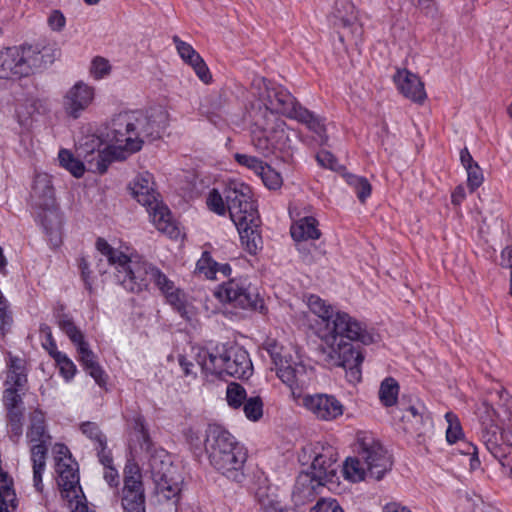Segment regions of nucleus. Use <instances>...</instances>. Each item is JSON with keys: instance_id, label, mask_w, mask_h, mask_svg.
I'll return each mask as SVG.
<instances>
[{"instance_id": "nucleus-60", "label": "nucleus", "mask_w": 512, "mask_h": 512, "mask_svg": "<svg viewBox=\"0 0 512 512\" xmlns=\"http://www.w3.org/2000/svg\"><path fill=\"white\" fill-rule=\"evenodd\" d=\"M134 429L140 435V437L142 438V440L146 444L147 449H149V447H150V438H149V434H148L147 428L145 426V423H144V420H143L142 417L139 416V417L135 418Z\"/></svg>"}, {"instance_id": "nucleus-22", "label": "nucleus", "mask_w": 512, "mask_h": 512, "mask_svg": "<svg viewBox=\"0 0 512 512\" xmlns=\"http://www.w3.org/2000/svg\"><path fill=\"white\" fill-rule=\"evenodd\" d=\"M132 197L145 208L159 200L153 175L149 172L138 174L129 184Z\"/></svg>"}, {"instance_id": "nucleus-24", "label": "nucleus", "mask_w": 512, "mask_h": 512, "mask_svg": "<svg viewBox=\"0 0 512 512\" xmlns=\"http://www.w3.org/2000/svg\"><path fill=\"white\" fill-rule=\"evenodd\" d=\"M338 467L339 465H337L332 451L326 449L321 453H315L312 464L307 472L325 485H332L336 482L335 478H337Z\"/></svg>"}, {"instance_id": "nucleus-6", "label": "nucleus", "mask_w": 512, "mask_h": 512, "mask_svg": "<svg viewBox=\"0 0 512 512\" xmlns=\"http://www.w3.org/2000/svg\"><path fill=\"white\" fill-rule=\"evenodd\" d=\"M194 358L206 376L243 379L250 377L253 372L247 351L235 345L217 346L213 351L199 348L194 353Z\"/></svg>"}, {"instance_id": "nucleus-39", "label": "nucleus", "mask_w": 512, "mask_h": 512, "mask_svg": "<svg viewBox=\"0 0 512 512\" xmlns=\"http://www.w3.org/2000/svg\"><path fill=\"white\" fill-rule=\"evenodd\" d=\"M226 399L230 407L240 408L247 400L246 390L238 383H230L227 386Z\"/></svg>"}, {"instance_id": "nucleus-4", "label": "nucleus", "mask_w": 512, "mask_h": 512, "mask_svg": "<svg viewBox=\"0 0 512 512\" xmlns=\"http://www.w3.org/2000/svg\"><path fill=\"white\" fill-rule=\"evenodd\" d=\"M230 218L235 224L242 245L255 254L262 245L260 217L251 188L239 180H228L224 189Z\"/></svg>"}, {"instance_id": "nucleus-46", "label": "nucleus", "mask_w": 512, "mask_h": 512, "mask_svg": "<svg viewBox=\"0 0 512 512\" xmlns=\"http://www.w3.org/2000/svg\"><path fill=\"white\" fill-rule=\"evenodd\" d=\"M448 427L446 429V439L449 443H455L462 436V428L457 416L452 412L445 415Z\"/></svg>"}, {"instance_id": "nucleus-32", "label": "nucleus", "mask_w": 512, "mask_h": 512, "mask_svg": "<svg viewBox=\"0 0 512 512\" xmlns=\"http://www.w3.org/2000/svg\"><path fill=\"white\" fill-rule=\"evenodd\" d=\"M301 123L307 125V127L318 135L321 143L327 142L326 128L322 119L316 117L307 109L301 108L298 110L296 116L293 118Z\"/></svg>"}, {"instance_id": "nucleus-38", "label": "nucleus", "mask_w": 512, "mask_h": 512, "mask_svg": "<svg viewBox=\"0 0 512 512\" xmlns=\"http://www.w3.org/2000/svg\"><path fill=\"white\" fill-rule=\"evenodd\" d=\"M343 474L351 482H359L367 475L361 462L356 458H348L343 465Z\"/></svg>"}, {"instance_id": "nucleus-50", "label": "nucleus", "mask_w": 512, "mask_h": 512, "mask_svg": "<svg viewBox=\"0 0 512 512\" xmlns=\"http://www.w3.org/2000/svg\"><path fill=\"white\" fill-rule=\"evenodd\" d=\"M236 162L252 171L256 174L262 169L264 163L257 157L247 154L236 153L234 155Z\"/></svg>"}, {"instance_id": "nucleus-14", "label": "nucleus", "mask_w": 512, "mask_h": 512, "mask_svg": "<svg viewBox=\"0 0 512 512\" xmlns=\"http://www.w3.org/2000/svg\"><path fill=\"white\" fill-rule=\"evenodd\" d=\"M214 296L221 303L241 310L255 309L259 302L258 294L253 293L246 280L241 278L222 283L215 289Z\"/></svg>"}, {"instance_id": "nucleus-63", "label": "nucleus", "mask_w": 512, "mask_h": 512, "mask_svg": "<svg viewBox=\"0 0 512 512\" xmlns=\"http://www.w3.org/2000/svg\"><path fill=\"white\" fill-rule=\"evenodd\" d=\"M501 265L510 267L512 270V248L506 247L501 253Z\"/></svg>"}, {"instance_id": "nucleus-19", "label": "nucleus", "mask_w": 512, "mask_h": 512, "mask_svg": "<svg viewBox=\"0 0 512 512\" xmlns=\"http://www.w3.org/2000/svg\"><path fill=\"white\" fill-rule=\"evenodd\" d=\"M301 405L319 421H334L344 413V405L330 394H305Z\"/></svg>"}, {"instance_id": "nucleus-59", "label": "nucleus", "mask_w": 512, "mask_h": 512, "mask_svg": "<svg viewBox=\"0 0 512 512\" xmlns=\"http://www.w3.org/2000/svg\"><path fill=\"white\" fill-rule=\"evenodd\" d=\"M178 363L183 370V373L187 377L195 378L197 372L195 370V365L193 361L189 360L185 355L178 356Z\"/></svg>"}, {"instance_id": "nucleus-36", "label": "nucleus", "mask_w": 512, "mask_h": 512, "mask_svg": "<svg viewBox=\"0 0 512 512\" xmlns=\"http://www.w3.org/2000/svg\"><path fill=\"white\" fill-rule=\"evenodd\" d=\"M399 394V384L392 378H385L379 388V400L385 407H391L396 404Z\"/></svg>"}, {"instance_id": "nucleus-15", "label": "nucleus", "mask_w": 512, "mask_h": 512, "mask_svg": "<svg viewBox=\"0 0 512 512\" xmlns=\"http://www.w3.org/2000/svg\"><path fill=\"white\" fill-rule=\"evenodd\" d=\"M59 326L62 331L69 337L71 342L76 346L79 353V360L82 363L84 369L89 372L90 376L100 386L104 385L106 382L105 373L97 363L95 354L89 348L88 343L84 340V335L82 332L68 318L61 319L59 321Z\"/></svg>"}, {"instance_id": "nucleus-45", "label": "nucleus", "mask_w": 512, "mask_h": 512, "mask_svg": "<svg viewBox=\"0 0 512 512\" xmlns=\"http://www.w3.org/2000/svg\"><path fill=\"white\" fill-rule=\"evenodd\" d=\"M242 406L245 416L250 421L256 422L263 415V402L259 397L247 399Z\"/></svg>"}, {"instance_id": "nucleus-31", "label": "nucleus", "mask_w": 512, "mask_h": 512, "mask_svg": "<svg viewBox=\"0 0 512 512\" xmlns=\"http://www.w3.org/2000/svg\"><path fill=\"white\" fill-rule=\"evenodd\" d=\"M425 407L420 404L410 405L408 408L402 411L401 415H397L403 423H405L404 429L406 431L417 432L423 424V414Z\"/></svg>"}, {"instance_id": "nucleus-28", "label": "nucleus", "mask_w": 512, "mask_h": 512, "mask_svg": "<svg viewBox=\"0 0 512 512\" xmlns=\"http://www.w3.org/2000/svg\"><path fill=\"white\" fill-rule=\"evenodd\" d=\"M149 465L152 479H157L160 483L164 474L178 470L172 456L164 449H155L151 453Z\"/></svg>"}, {"instance_id": "nucleus-5", "label": "nucleus", "mask_w": 512, "mask_h": 512, "mask_svg": "<svg viewBox=\"0 0 512 512\" xmlns=\"http://www.w3.org/2000/svg\"><path fill=\"white\" fill-rule=\"evenodd\" d=\"M204 443L209 462L217 471L233 481L243 480L247 452L231 433L219 426H210Z\"/></svg>"}, {"instance_id": "nucleus-1", "label": "nucleus", "mask_w": 512, "mask_h": 512, "mask_svg": "<svg viewBox=\"0 0 512 512\" xmlns=\"http://www.w3.org/2000/svg\"><path fill=\"white\" fill-rule=\"evenodd\" d=\"M169 122V112L163 106L119 113L104 135H82L76 144L77 155L91 172L103 174L113 161L140 151L146 139L158 138Z\"/></svg>"}, {"instance_id": "nucleus-61", "label": "nucleus", "mask_w": 512, "mask_h": 512, "mask_svg": "<svg viewBox=\"0 0 512 512\" xmlns=\"http://www.w3.org/2000/svg\"><path fill=\"white\" fill-rule=\"evenodd\" d=\"M48 330L47 332V343L44 345V347L47 349L49 354L53 357L54 360H56V354H63L62 352L58 351L56 343L52 339L51 332L48 327H46Z\"/></svg>"}, {"instance_id": "nucleus-43", "label": "nucleus", "mask_w": 512, "mask_h": 512, "mask_svg": "<svg viewBox=\"0 0 512 512\" xmlns=\"http://www.w3.org/2000/svg\"><path fill=\"white\" fill-rule=\"evenodd\" d=\"M347 183L353 187L361 202H364L371 194V185L367 179L355 175L346 176Z\"/></svg>"}, {"instance_id": "nucleus-29", "label": "nucleus", "mask_w": 512, "mask_h": 512, "mask_svg": "<svg viewBox=\"0 0 512 512\" xmlns=\"http://www.w3.org/2000/svg\"><path fill=\"white\" fill-rule=\"evenodd\" d=\"M156 492L159 496L166 500L177 498L181 492L182 476L178 470L163 475L162 483L157 479H153Z\"/></svg>"}, {"instance_id": "nucleus-3", "label": "nucleus", "mask_w": 512, "mask_h": 512, "mask_svg": "<svg viewBox=\"0 0 512 512\" xmlns=\"http://www.w3.org/2000/svg\"><path fill=\"white\" fill-rule=\"evenodd\" d=\"M320 338L331 364L344 368L348 381L356 383L361 380L360 366L364 357L351 342L370 345L378 340L379 335L347 312L337 311L325 325Z\"/></svg>"}, {"instance_id": "nucleus-41", "label": "nucleus", "mask_w": 512, "mask_h": 512, "mask_svg": "<svg viewBox=\"0 0 512 512\" xmlns=\"http://www.w3.org/2000/svg\"><path fill=\"white\" fill-rule=\"evenodd\" d=\"M257 175L261 177L264 185L270 190L279 189L283 184L280 173L268 165H263Z\"/></svg>"}, {"instance_id": "nucleus-58", "label": "nucleus", "mask_w": 512, "mask_h": 512, "mask_svg": "<svg viewBox=\"0 0 512 512\" xmlns=\"http://www.w3.org/2000/svg\"><path fill=\"white\" fill-rule=\"evenodd\" d=\"M48 24L52 30L61 31L66 24V19L60 11L54 10L48 17Z\"/></svg>"}, {"instance_id": "nucleus-56", "label": "nucleus", "mask_w": 512, "mask_h": 512, "mask_svg": "<svg viewBox=\"0 0 512 512\" xmlns=\"http://www.w3.org/2000/svg\"><path fill=\"white\" fill-rule=\"evenodd\" d=\"M461 445L463 446V449H461V452L466 455L471 456V458H470L471 469L472 470L477 469L480 465V461L477 458V447L475 445H473L472 443H468L465 441H463L461 443Z\"/></svg>"}, {"instance_id": "nucleus-30", "label": "nucleus", "mask_w": 512, "mask_h": 512, "mask_svg": "<svg viewBox=\"0 0 512 512\" xmlns=\"http://www.w3.org/2000/svg\"><path fill=\"white\" fill-rule=\"evenodd\" d=\"M291 236L296 241L316 240L320 238L321 232L318 229V222L313 217H303L295 222L290 228Z\"/></svg>"}, {"instance_id": "nucleus-21", "label": "nucleus", "mask_w": 512, "mask_h": 512, "mask_svg": "<svg viewBox=\"0 0 512 512\" xmlns=\"http://www.w3.org/2000/svg\"><path fill=\"white\" fill-rule=\"evenodd\" d=\"M482 440L486 449L495 457L503 467L510 468L512 476V466L509 461V455L512 451V444L504 442L503 436L496 425H491L482 433Z\"/></svg>"}, {"instance_id": "nucleus-11", "label": "nucleus", "mask_w": 512, "mask_h": 512, "mask_svg": "<svg viewBox=\"0 0 512 512\" xmlns=\"http://www.w3.org/2000/svg\"><path fill=\"white\" fill-rule=\"evenodd\" d=\"M41 64L39 52L31 47H8L0 50V79L29 76Z\"/></svg>"}, {"instance_id": "nucleus-49", "label": "nucleus", "mask_w": 512, "mask_h": 512, "mask_svg": "<svg viewBox=\"0 0 512 512\" xmlns=\"http://www.w3.org/2000/svg\"><path fill=\"white\" fill-rule=\"evenodd\" d=\"M55 362L60 369L61 375L66 380H70L74 377L76 373V366L66 354H56Z\"/></svg>"}, {"instance_id": "nucleus-12", "label": "nucleus", "mask_w": 512, "mask_h": 512, "mask_svg": "<svg viewBox=\"0 0 512 512\" xmlns=\"http://www.w3.org/2000/svg\"><path fill=\"white\" fill-rule=\"evenodd\" d=\"M253 88L266 108L265 113L281 114L293 119L301 108V105L288 90L280 86H273L264 78H255Z\"/></svg>"}, {"instance_id": "nucleus-47", "label": "nucleus", "mask_w": 512, "mask_h": 512, "mask_svg": "<svg viewBox=\"0 0 512 512\" xmlns=\"http://www.w3.org/2000/svg\"><path fill=\"white\" fill-rule=\"evenodd\" d=\"M308 512H345L339 502L331 497L320 498Z\"/></svg>"}, {"instance_id": "nucleus-18", "label": "nucleus", "mask_w": 512, "mask_h": 512, "mask_svg": "<svg viewBox=\"0 0 512 512\" xmlns=\"http://www.w3.org/2000/svg\"><path fill=\"white\" fill-rule=\"evenodd\" d=\"M96 89L94 86L77 81L64 94L62 107L67 117L78 119L95 101Z\"/></svg>"}, {"instance_id": "nucleus-17", "label": "nucleus", "mask_w": 512, "mask_h": 512, "mask_svg": "<svg viewBox=\"0 0 512 512\" xmlns=\"http://www.w3.org/2000/svg\"><path fill=\"white\" fill-rule=\"evenodd\" d=\"M145 494L142 474L135 464L127 465L124 470V487L121 504L125 512H145Z\"/></svg>"}, {"instance_id": "nucleus-54", "label": "nucleus", "mask_w": 512, "mask_h": 512, "mask_svg": "<svg viewBox=\"0 0 512 512\" xmlns=\"http://www.w3.org/2000/svg\"><path fill=\"white\" fill-rule=\"evenodd\" d=\"M260 503L263 512H296L291 509H283L279 501L269 497L261 499Z\"/></svg>"}, {"instance_id": "nucleus-53", "label": "nucleus", "mask_w": 512, "mask_h": 512, "mask_svg": "<svg viewBox=\"0 0 512 512\" xmlns=\"http://www.w3.org/2000/svg\"><path fill=\"white\" fill-rule=\"evenodd\" d=\"M20 419L21 413L19 411H9L10 433L16 438H19L22 434V425Z\"/></svg>"}, {"instance_id": "nucleus-52", "label": "nucleus", "mask_w": 512, "mask_h": 512, "mask_svg": "<svg viewBox=\"0 0 512 512\" xmlns=\"http://www.w3.org/2000/svg\"><path fill=\"white\" fill-rule=\"evenodd\" d=\"M19 388L8 386L4 392V402L9 411H17V405L21 401L17 390Z\"/></svg>"}, {"instance_id": "nucleus-34", "label": "nucleus", "mask_w": 512, "mask_h": 512, "mask_svg": "<svg viewBox=\"0 0 512 512\" xmlns=\"http://www.w3.org/2000/svg\"><path fill=\"white\" fill-rule=\"evenodd\" d=\"M9 369L7 374L6 385L15 388L24 387L27 379L24 368V361L22 359L10 356Z\"/></svg>"}, {"instance_id": "nucleus-35", "label": "nucleus", "mask_w": 512, "mask_h": 512, "mask_svg": "<svg viewBox=\"0 0 512 512\" xmlns=\"http://www.w3.org/2000/svg\"><path fill=\"white\" fill-rule=\"evenodd\" d=\"M305 301L309 310L322 319L325 322V325L328 321H331L337 312L330 304L326 303V301L317 295H308Z\"/></svg>"}, {"instance_id": "nucleus-55", "label": "nucleus", "mask_w": 512, "mask_h": 512, "mask_svg": "<svg viewBox=\"0 0 512 512\" xmlns=\"http://www.w3.org/2000/svg\"><path fill=\"white\" fill-rule=\"evenodd\" d=\"M317 161L321 166L331 170H336L338 168V162L336 158L328 151H320L317 154Z\"/></svg>"}, {"instance_id": "nucleus-13", "label": "nucleus", "mask_w": 512, "mask_h": 512, "mask_svg": "<svg viewBox=\"0 0 512 512\" xmlns=\"http://www.w3.org/2000/svg\"><path fill=\"white\" fill-rule=\"evenodd\" d=\"M27 438L31 445V460L33 463V481L37 491L42 489V472L46 465V455L50 436L45 431L44 416L40 411L31 415V425L27 432Z\"/></svg>"}, {"instance_id": "nucleus-23", "label": "nucleus", "mask_w": 512, "mask_h": 512, "mask_svg": "<svg viewBox=\"0 0 512 512\" xmlns=\"http://www.w3.org/2000/svg\"><path fill=\"white\" fill-rule=\"evenodd\" d=\"M400 93L416 103H423L426 99V91L421 79L414 73L399 69L393 77Z\"/></svg>"}, {"instance_id": "nucleus-51", "label": "nucleus", "mask_w": 512, "mask_h": 512, "mask_svg": "<svg viewBox=\"0 0 512 512\" xmlns=\"http://www.w3.org/2000/svg\"><path fill=\"white\" fill-rule=\"evenodd\" d=\"M467 171L468 186L473 191L478 188L483 182V174L480 167L476 165L469 166Z\"/></svg>"}, {"instance_id": "nucleus-37", "label": "nucleus", "mask_w": 512, "mask_h": 512, "mask_svg": "<svg viewBox=\"0 0 512 512\" xmlns=\"http://www.w3.org/2000/svg\"><path fill=\"white\" fill-rule=\"evenodd\" d=\"M80 429L82 433L94 443L95 449L98 451V453L107 452L106 437L100 431L96 423L84 422L81 424Z\"/></svg>"}, {"instance_id": "nucleus-10", "label": "nucleus", "mask_w": 512, "mask_h": 512, "mask_svg": "<svg viewBox=\"0 0 512 512\" xmlns=\"http://www.w3.org/2000/svg\"><path fill=\"white\" fill-rule=\"evenodd\" d=\"M55 471L57 473V483L61 489L63 498L68 502V507L72 511V505L76 502L84 503L83 496L80 495L79 476L77 463L72 459L68 448L63 444L54 446Z\"/></svg>"}, {"instance_id": "nucleus-62", "label": "nucleus", "mask_w": 512, "mask_h": 512, "mask_svg": "<svg viewBox=\"0 0 512 512\" xmlns=\"http://www.w3.org/2000/svg\"><path fill=\"white\" fill-rule=\"evenodd\" d=\"M383 512H411L407 507L396 503L390 502L383 507Z\"/></svg>"}, {"instance_id": "nucleus-44", "label": "nucleus", "mask_w": 512, "mask_h": 512, "mask_svg": "<svg viewBox=\"0 0 512 512\" xmlns=\"http://www.w3.org/2000/svg\"><path fill=\"white\" fill-rule=\"evenodd\" d=\"M99 460L101 464L104 466V479L107 481V483L111 486L118 484V472L117 470L112 466V457L110 455V452H99L98 453Z\"/></svg>"}, {"instance_id": "nucleus-2", "label": "nucleus", "mask_w": 512, "mask_h": 512, "mask_svg": "<svg viewBox=\"0 0 512 512\" xmlns=\"http://www.w3.org/2000/svg\"><path fill=\"white\" fill-rule=\"evenodd\" d=\"M96 249L107 258L115 269V276L119 283L130 292H140L145 289L149 281H153L180 315L191 320L196 315V310L186 298L185 293L175 287L158 268L149 264L142 256L133 252L130 248L118 249L112 247L106 240L99 238L96 241Z\"/></svg>"}, {"instance_id": "nucleus-8", "label": "nucleus", "mask_w": 512, "mask_h": 512, "mask_svg": "<svg viewBox=\"0 0 512 512\" xmlns=\"http://www.w3.org/2000/svg\"><path fill=\"white\" fill-rule=\"evenodd\" d=\"M264 347L271 356L277 377L290 388L294 399L300 397L301 390L308 385L309 375L297 352L280 346L274 339H267Z\"/></svg>"}, {"instance_id": "nucleus-7", "label": "nucleus", "mask_w": 512, "mask_h": 512, "mask_svg": "<svg viewBox=\"0 0 512 512\" xmlns=\"http://www.w3.org/2000/svg\"><path fill=\"white\" fill-rule=\"evenodd\" d=\"M292 135L295 133L282 119L273 113H264L253 125L251 143L260 155L270 157L292 149Z\"/></svg>"}, {"instance_id": "nucleus-40", "label": "nucleus", "mask_w": 512, "mask_h": 512, "mask_svg": "<svg viewBox=\"0 0 512 512\" xmlns=\"http://www.w3.org/2000/svg\"><path fill=\"white\" fill-rule=\"evenodd\" d=\"M196 271L207 279H216L217 262L212 259L209 252L202 253L201 258L197 261Z\"/></svg>"}, {"instance_id": "nucleus-48", "label": "nucleus", "mask_w": 512, "mask_h": 512, "mask_svg": "<svg viewBox=\"0 0 512 512\" xmlns=\"http://www.w3.org/2000/svg\"><path fill=\"white\" fill-rule=\"evenodd\" d=\"M206 203L209 209L218 215H225L228 210L227 203L225 204L222 195L216 189L209 192Z\"/></svg>"}, {"instance_id": "nucleus-26", "label": "nucleus", "mask_w": 512, "mask_h": 512, "mask_svg": "<svg viewBox=\"0 0 512 512\" xmlns=\"http://www.w3.org/2000/svg\"><path fill=\"white\" fill-rule=\"evenodd\" d=\"M323 486H325L324 483L308 472L300 473L292 492V499L295 505H305L312 501Z\"/></svg>"}, {"instance_id": "nucleus-16", "label": "nucleus", "mask_w": 512, "mask_h": 512, "mask_svg": "<svg viewBox=\"0 0 512 512\" xmlns=\"http://www.w3.org/2000/svg\"><path fill=\"white\" fill-rule=\"evenodd\" d=\"M360 456L367 467V475L380 480L391 468V459L378 440L363 437L360 440Z\"/></svg>"}, {"instance_id": "nucleus-33", "label": "nucleus", "mask_w": 512, "mask_h": 512, "mask_svg": "<svg viewBox=\"0 0 512 512\" xmlns=\"http://www.w3.org/2000/svg\"><path fill=\"white\" fill-rule=\"evenodd\" d=\"M58 160L61 167L69 171L74 177L81 178L85 170L88 169V165L76 158L73 153L68 149H61L58 153Z\"/></svg>"}, {"instance_id": "nucleus-27", "label": "nucleus", "mask_w": 512, "mask_h": 512, "mask_svg": "<svg viewBox=\"0 0 512 512\" xmlns=\"http://www.w3.org/2000/svg\"><path fill=\"white\" fill-rule=\"evenodd\" d=\"M146 209L151 222L159 232L166 234L170 238H177L180 235V230L173 220L169 209L160 200Z\"/></svg>"}, {"instance_id": "nucleus-42", "label": "nucleus", "mask_w": 512, "mask_h": 512, "mask_svg": "<svg viewBox=\"0 0 512 512\" xmlns=\"http://www.w3.org/2000/svg\"><path fill=\"white\" fill-rule=\"evenodd\" d=\"M111 70L112 66L108 59L96 56L91 61L89 73L94 79L100 80L107 77L111 73Z\"/></svg>"}, {"instance_id": "nucleus-57", "label": "nucleus", "mask_w": 512, "mask_h": 512, "mask_svg": "<svg viewBox=\"0 0 512 512\" xmlns=\"http://www.w3.org/2000/svg\"><path fill=\"white\" fill-rule=\"evenodd\" d=\"M185 438L187 442L195 449L200 450L202 447L203 439L199 430L188 428L185 431Z\"/></svg>"}, {"instance_id": "nucleus-64", "label": "nucleus", "mask_w": 512, "mask_h": 512, "mask_svg": "<svg viewBox=\"0 0 512 512\" xmlns=\"http://www.w3.org/2000/svg\"><path fill=\"white\" fill-rule=\"evenodd\" d=\"M460 160L465 169L469 168V166L476 165V163L473 161L472 156L470 155L469 151L466 148L461 150Z\"/></svg>"}, {"instance_id": "nucleus-9", "label": "nucleus", "mask_w": 512, "mask_h": 512, "mask_svg": "<svg viewBox=\"0 0 512 512\" xmlns=\"http://www.w3.org/2000/svg\"><path fill=\"white\" fill-rule=\"evenodd\" d=\"M32 206L37 211L45 230L59 239L61 229V216L55 205L54 189L51 177L46 173L37 174L33 181L31 191Z\"/></svg>"}, {"instance_id": "nucleus-20", "label": "nucleus", "mask_w": 512, "mask_h": 512, "mask_svg": "<svg viewBox=\"0 0 512 512\" xmlns=\"http://www.w3.org/2000/svg\"><path fill=\"white\" fill-rule=\"evenodd\" d=\"M328 21L337 28H341L352 38L361 34L359 11L350 0H337L328 14Z\"/></svg>"}, {"instance_id": "nucleus-25", "label": "nucleus", "mask_w": 512, "mask_h": 512, "mask_svg": "<svg viewBox=\"0 0 512 512\" xmlns=\"http://www.w3.org/2000/svg\"><path fill=\"white\" fill-rule=\"evenodd\" d=\"M172 41L181 59L194 69L202 82L209 83L211 81L209 69L195 49L189 43L182 41L178 36H173Z\"/></svg>"}]
</instances>
